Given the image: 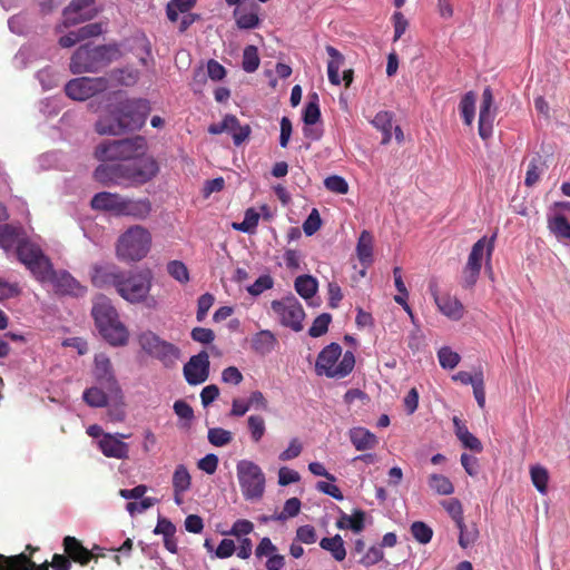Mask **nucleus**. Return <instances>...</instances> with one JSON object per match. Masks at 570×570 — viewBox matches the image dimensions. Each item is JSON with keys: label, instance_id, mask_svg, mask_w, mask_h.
I'll use <instances>...</instances> for the list:
<instances>
[{"label": "nucleus", "instance_id": "f257e3e1", "mask_svg": "<svg viewBox=\"0 0 570 570\" xmlns=\"http://www.w3.org/2000/svg\"><path fill=\"white\" fill-rule=\"evenodd\" d=\"M100 335L112 346H125L129 341V331L119 320V315L110 299L100 296L91 311Z\"/></svg>", "mask_w": 570, "mask_h": 570}, {"label": "nucleus", "instance_id": "f03ea898", "mask_svg": "<svg viewBox=\"0 0 570 570\" xmlns=\"http://www.w3.org/2000/svg\"><path fill=\"white\" fill-rule=\"evenodd\" d=\"M120 56L117 45L80 46L70 58V71L73 75L97 72Z\"/></svg>", "mask_w": 570, "mask_h": 570}, {"label": "nucleus", "instance_id": "7ed1b4c3", "mask_svg": "<svg viewBox=\"0 0 570 570\" xmlns=\"http://www.w3.org/2000/svg\"><path fill=\"white\" fill-rule=\"evenodd\" d=\"M354 366V353L346 351L342 356V346L338 343H331L318 353L315 371L318 375L343 379L353 371Z\"/></svg>", "mask_w": 570, "mask_h": 570}, {"label": "nucleus", "instance_id": "20e7f679", "mask_svg": "<svg viewBox=\"0 0 570 570\" xmlns=\"http://www.w3.org/2000/svg\"><path fill=\"white\" fill-rule=\"evenodd\" d=\"M151 235L145 227L135 225L122 233L116 245V255L124 262H139L150 250Z\"/></svg>", "mask_w": 570, "mask_h": 570}, {"label": "nucleus", "instance_id": "39448f33", "mask_svg": "<svg viewBox=\"0 0 570 570\" xmlns=\"http://www.w3.org/2000/svg\"><path fill=\"white\" fill-rule=\"evenodd\" d=\"M150 111L149 102L146 99H126L116 107L118 115V125L116 129H105L100 124L101 131L105 132H125L127 130L140 129Z\"/></svg>", "mask_w": 570, "mask_h": 570}, {"label": "nucleus", "instance_id": "423d86ee", "mask_svg": "<svg viewBox=\"0 0 570 570\" xmlns=\"http://www.w3.org/2000/svg\"><path fill=\"white\" fill-rule=\"evenodd\" d=\"M146 140L141 136L112 140L100 144L95 151L96 157L101 161L125 160L144 155Z\"/></svg>", "mask_w": 570, "mask_h": 570}, {"label": "nucleus", "instance_id": "0eeeda50", "mask_svg": "<svg viewBox=\"0 0 570 570\" xmlns=\"http://www.w3.org/2000/svg\"><path fill=\"white\" fill-rule=\"evenodd\" d=\"M237 480L245 500H261L265 493V474L262 468L250 460H240L236 464Z\"/></svg>", "mask_w": 570, "mask_h": 570}, {"label": "nucleus", "instance_id": "6e6552de", "mask_svg": "<svg viewBox=\"0 0 570 570\" xmlns=\"http://www.w3.org/2000/svg\"><path fill=\"white\" fill-rule=\"evenodd\" d=\"M151 284L153 275L148 269L132 273L128 276L124 274L121 285L117 293L129 303L136 304L147 301L148 307H155L156 299L148 297Z\"/></svg>", "mask_w": 570, "mask_h": 570}, {"label": "nucleus", "instance_id": "1a4fd4ad", "mask_svg": "<svg viewBox=\"0 0 570 570\" xmlns=\"http://www.w3.org/2000/svg\"><path fill=\"white\" fill-rule=\"evenodd\" d=\"M16 254L19 262L30 271L37 281L46 278L52 263L49 257L45 255L39 245L27 238H22L18 243Z\"/></svg>", "mask_w": 570, "mask_h": 570}, {"label": "nucleus", "instance_id": "9d476101", "mask_svg": "<svg viewBox=\"0 0 570 570\" xmlns=\"http://www.w3.org/2000/svg\"><path fill=\"white\" fill-rule=\"evenodd\" d=\"M138 342L142 351L161 362L166 367L174 366L176 361L180 357V350L176 345L161 340L150 331L141 333L138 337Z\"/></svg>", "mask_w": 570, "mask_h": 570}, {"label": "nucleus", "instance_id": "9b49d317", "mask_svg": "<svg viewBox=\"0 0 570 570\" xmlns=\"http://www.w3.org/2000/svg\"><path fill=\"white\" fill-rule=\"evenodd\" d=\"M271 307L281 325L294 332H301L303 330L305 312L302 304L294 295L273 301Z\"/></svg>", "mask_w": 570, "mask_h": 570}, {"label": "nucleus", "instance_id": "f8f14e48", "mask_svg": "<svg viewBox=\"0 0 570 570\" xmlns=\"http://www.w3.org/2000/svg\"><path fill=\"white\" fill-rule=\"evenodd\" d=\"M494 239L495 235H493L490 239L483 236L472 246L468 262L462 273L464 287H472L475 285L480 276L484 250L487 249V257L488 261H490L494 249Z\"/></svg>", "mask_w": 570, "mask_h": 570}, {"label": "nucleus", "instance_id": "ddd939ff", "mask_svg": "<svg viewBox=\"0 0 570 570\" xmlns=\"http://www.w3.org/2000/svg\"><path fill=\"white\" fill-rule=\"evenodd\" d=\"M124 171L127 186H140L157 176L159 166L151 156H137L124 161Z\"/></svg>", "mask_w": 570, "mask_h": 570}, {"label": "nucleus", "instance_id": "4468645a", "mask_svg": "<svg viewBox=\"0 0 570 570\" xmlns=\"http://www.w3.org/2000/svg\"><path fill=\"white\" fill-rule=\"evenodd\" d=\"M108 87L109 82L105 77H79L66 83L65 92L69 98L82 101L105 91Z\"/></svg>", "mask_w": 570, "mask_h": 570}, {"label": "nucleus", "instance_id": "2eb2a0df", "mask_svg": "<svg viewBox=\"0 0 570 570\" xmlns=\"http://www.w3.org/2000/svg\"><path fill=\"white\" fill-rule=\"evenodd\" d=\"M40 283L52 284L55 292L59 295L83 296L86 287L82 286L70 273L67 271H55L52 264L48 271L46 278L39 279Z\"/></svg>", "mask_w": 570, "mask_h": 570}, {"label": "nucleus", "instance_id": "dca6fc26", "mask_svg": "<svg viewBox=\"0 0 570 570\" xmlns=\"http://www.w3.org/2000/svg\"><path fill=\"white\" fill-rule=\"evenodd\" d=\"M96 0H71L63 9V26L66 28L90 21L99 13Z\"/></svg>", "mask_w": 570, "mask_h": 570}, {"label": "nucleus", "instance_id": "f3484780", "mask_svg": "<svg viewBox=\"0 0 570 570\" xmlns=\"http://www.w3.org/2000/svg\"><path fill=\"white\" fill-rule=\"evenodd\" d=\"M209 368V355L206 351H202L193 355L184 365V377L189 385H199L208 380Z\"/></svg>", "mask_w": 570, "mask_h": 570}, {"label": "nucleus", "instance_id": "a211bd4d", "mask_svg": "<svg viewBox=\"0 0 570 570\" xmlns=\"http://www.w3.org/2000/svg\"><path fill=\"white\" fill-rule=\"evenodd\" d=\"M495 108H493V94L490 87L482 92V101L479 115V135L483 140L489 139L493 132Z\"/></svg>", "mask_w": 570, "mask_h": 570}, {"label": "nucleus", "instance_id": "6ab92c4d", "mask_svg": "<svg viewBox=\"0 0 570 570\" xmlns=\"http://www.w3.org/2000/svg\"><path fill=\"white\" fill-rule=\"evenodd\" d=\"M124 272L114 264L95 265L91 272V282L98 288L115 287L118 292L124 278Z\"/></svg>", "mask_w": 570, "mask_h": 570}, {"label": "nucleus", "instance_id": "aec40b11", "mask_svg": "<svg viewBox=\"0 0 570 570\" xmlns=\"http://www.w3.org/2000/svg\"><path fill=\"white\" fill-rule=\"evenodd\" d=\"M129 435L127 434H104L98 441V448L107 458L125 460L129 458V445L121 441Z\"/></svg>", "mask_w": 570, "mask_h": 570}, {"label": "nucleus", "instance_id": "412c9836", "mask_svg": "<svg viewBox=\"0 0 570 570\" xmlns=\"http://www.w3.org/2000/svg\"><path fill=\"white\" fill-rule=\"evenodd\" d=\"M94 177L104 185L127 186L124 163L104 161L95 169Z\"/></svg>", "mask_w": 570, "mask_h": 570}, {"label": "nucleus", "instance_id": "4be33fe9", "mask_svg": "<svg viewBox=\"0 0 570 570\" xmlns=\"http://www.w3.org/2000/svg\"><path fill=\"white\" fill-rule=\"evenodd\" d=\"M95 376L97 381L105 384L110 391L119 392V386L114 375V368L110 358L104 354L95 356Z\"/></svg>", "mask_w": 570, "mask_h": 570}, {"label": "nucleus", "instance_id": "5701e85b", "mask_svg": "<svg viewBox=\"0 0 570 570\" xmlns=\"http://www.w3.org/2000/svg\"><path fill=\"white\" fill-rule=\"evenodd\" d=\"M62 546L70 561L79 563L80 566H87L95 558L94 552L83 547L75 537H65Z\"/></svg>", "mask_w": 570, "mask_h": 570}, {"label": "nucleus", "instance_id": "b1692460", "mask_svg": "<svg viewBox=\"0 0 570 570\" xmlns=\"http://www.w3.org/2000/svg\"><path fill=\"white\" fill-rule=\"evenodd\" d=\"M259 6L249 1L234 10L236 24L239 29H254L259 24Z\"/></svg>", "mask_w": 570, "mask_h": 570}, {"label": "nucleus", "instance_id": "393cba45", "mask_svg": "<svg viewBox=\"0 0 570 570\" xmlns=\"http://www.w3.org/2000/svg\"><path fill=\"white\" fill-rule=\"evenodd\" d=\"M124 196L119 194L101 191L96 194L90 205L92 209L109 212L116 216H120Z\"/></svg>", "mask_w": 570, "mask_h": 570}, {"label": "nucleus", "instance_id": "a878e982", "mask_svg": "<svg viewBox=\"0 0 570 570\" xmlns=\"http://www.w3.org/2000/svg\"><path fill=\"white\" fill-rule=\"evenodd\" d=\"M151 203L148 198L129 199L124 197L120 216L146 219L151 213Z\"/></svg>", "mask_w": 570, "mask_h": 570}, {"label": "nucleus", "instance_id": "bb28decb", "mask_svg": "<svg viewBox=\"0 0 570 570\" xmlns=\"http://www.w3.org/2000/svg\"><path fill=\"white\" fill-rule=\"evenodd\" d=\"M434 301L439 311L444 316L453 321H459L463 317L464 306L456 297L450 295H434Z\"/></svg>", "mask_w": 570, "mask_h": 570}, {"label": "nucleus", "instance_id": "cd10ccee", "mask_svg": "<svg viewBox=\"0 0 570 570\" xmlns=\"http://www.w3.org/2000/svg\"><path fill=\"white\" fill-rule=\"evenodd\" d=\"M348 435L357 451L372 450L379 444L377 436L362 426L351 429Z\"/></svg>", "mask_w": 570, "mask_h": 570}, {"label": "nucleus", "instance_id": "c85d7f7f", "mask_svg": "<svg viewBox=\"0 0 570 570\" xmlns=\"http://www.w3.org/2000/svg\"><path fill=\"white\" fill-rule=\"evenodd\" d=\"M548 228L559 240H570V218L564 213L549 216Z\"/></svg>", "mask_w": 570, "mask_h": 570}, {"label": "nucleus", "instance_id": "c756f323", "mask_svg": "<svg viewBox=\"0 0 570 570\" xmlns=\"http://www.w3.org/2000/svg\"><path fill=\"white\" fill-rule=\"evenodd\" d=\"M250 344L255 353L267 355L275 348L277 338L269 330H263L252 337Z\"/></svg>", "mask_w": 570, "mask_h": 570}, {"label": "nucleus", "instance_id": "7c9ffc66", "mask_svg": "<svg viewBox=\"0 0 570 570\" xmlns=\"http://www.w3.org/2000/svg\"><path fill=\"white\" fill-rule=\"evenodd\" d=\"M453 424L455 429V435L462 442L464 448L470 449L474 452L482 451L483 448L480 440L468 430L465 424H463L459 417H453Z\"/></svg>", "mask_w": 570, "mask_h": 570}, {"label": "nucleus", "instance_id": "2f4dec72", "mask_svg": "<svg viewBox=\"0 0 570 570\" xmlns=\"http://www.w3.org/2000/svg\"><path fill=\"white\" fill-rule=\"evenodd\" d=\"M326 52L330 56L327 63V76L332 85L338 86L341 83L340 68L344 63L343 55L333 46H326Z\"/></svg>", "mask_w": 570, "mask_h": 570}, {"label": "nucleus", "instance_id": "473e14b6", "mask_svg": "<svg viewBox=\"0 0 570 570\" xmlns=\"http://www.w3.org/2000/svg\"><path fill=\"white\" fill-rule=\"evenodd\" d=\"M22 228L10 224L0 225V248L6 252L17 248L18 243L22 239L20 235Z\"/></svg>", "mask_w": 570, "mask_h": 570}, {"label": "nucleus", "instance_id": "72a5a7b5", "mask_svg": "<svg viewBox=\"0 0 570 570\" xmlns=\"http://www.w3.org/2000/svg\"><path fill=\"white\" fill-rule=\"evenodd\" d=\"M365 512L355 510L352 515L343 513L336 523L340 529H351L353 532L358 533L363 531L365 524Z\"/></svg>", "mask_w": 570, "mask_h": 570}, {"label": "nucleus", "instance_id": "f704fd0d", "mask_svg": "<svg viewBox=\"0 0 570 570\" xmlns=\"http://www.w3.org/2000/svg\"><path fill=\"white\" fill-rule=\"evenodd\" d=\"M357 257L363 264H370L373 258V236L370 232L363 230L356 245Z\"/></svg>", "mask_w": 570, "mask_h": 570}, {"label": "nucleus", "instance_id": "c9c22d12", "mask_svg": "<svg viewBox=\"0 0 570 570\" xmlns=\"http://www.w3.org/2000/svg\"><path fill=\"white\" fill-rule=\"evenodd\" d=\"M320 546L322 549L330 551L336 561H343L346 557L344 541L340 534L332 538H323Z\"/></svg>", "mask_w": 570, "mask_h": 570}, {"label": "nucleus", "instance_id": "e433bc0d", "mask_svg": "<svg viewBox=\"0 0 570 570\" xmlns=\"http://www.w3.org/2000/svg\"><path fill=\"white\" fill-rule=\"evenodd\" d=\"M301 511V501L297 498H291L285 501L283 511L279 513H274L269 517H263V521H285L289 518L296 517Z\"/></svg>", "mask_w": 570, "mask_h": 570}, {"label": "nucleus", "instance_id": "4c0bfd02", "mask_svg": "<svg viewBox=\"0 0 570 570\" xmlns=\"http://www.w3.org/2000/svg\"><path fill=\"white\" fill-rule=\"evenodd\" d=\"M295 291L305 299L312 298L317 292V281L311 275H301L295 279Z\"/></svg>", "mask_w": 570, "mask_h": 570}, {"label": "nucleus", "instance_id": "58836bf2", "mask_svg": "<svg viewBox=\"0 0 570 570\" xmlns=\"http://www.w3.org/2000/svg\"><path fill=\"white\" fill-rule=\"evenodd\" d=\"M191 485V476L184 464L176 466L173 474L174 492H187Z\"/></svg>", "mask_w": 570, "mask_h": 570}, {"label": "nucleus", "instance_id": "ea45409f", "mask_svg": "<svg viewBox=\"0 0 570 570\" xmlns=\"http://www.w3.org/2000/svg\"><path fill=\"white\" fill-rule=\"evenodd\" d=\"M321 119V110L317 94L308 96V102L303 111V121L306 126H313Z\"/></svg>", "mask_w": 570, "mask_h": 570}, {"label": "nucleus", "instance_id": "a19ab883", "mask_svg": "<svg viewBox=\"0 0 570 570\" xmlns=\"http://www.w3.org/2000/svg\"><path fill=\"white\" fill-rule=\"evenodd\" d=\"M429 487L440 495H450L454 492V485L443 474L433 473L429 476Z\"/></svg>", "mask_w": 570, "mask_h": 570}, {"label": "nucleus", "instance_id": "79ce46f5", "mask_svg": "<svg viewBox=\"0 0 570 570\" xmlns=\"http://www.w3.org/2000/svg\"><path fill=\"white\" fill-rule=\"evenodd\" d=\"M460 111L465 125L471 126L475 115V94L466 92L460 101Z\"/></svg>", "mask_w": 570, "mask_h": 570}, {"label": "nucleus", "instance_id": "37998d69", "mask_svg": "<svg viewBox=\"0 0 570 570\" xmlns=\"http://www.w3.org/2000/svg\"><path fill=\"white\" fill-rule=\"evenodd\" d=\"M456 527L460 530L459 544L461 548L466 549L478 540L479 530L475 524L468 527L464 521H461V523L456 524Z\"/></svg>", "mask_w": 570, "mask_h": 570}, {"label": "nucleus", "instance_id": "c03bdc74", "mask_svg": "<svg viewBox=\"0 0 570 570\" xmlns=\"http://www.w3.org/2000/svg\"><path fill=\"white\" fill-rule=\"evenodd\" d=\"M247 429L249 431L252 441L255 443H258L263 439V436L266 432V425H265L264 417L261 415L248 416Z\"/></svg>", "mask_w": 570, "mask_h": 570}, {"label": "nucleus", "instance_id": "a18cd8bd", "mask_svg": "<svg viewBox=\"0 0 570 570\" xmlns=\"http://www.w3.org/2000/svg\"><path fill=\"white\" fill-rule=\"evenodd\" d=\"M27 567H33V561L30 559V556L26 553H19L16 556H9L8 562L6 564H0V570H31Z\"/></svg>", "mask_w": 570, "mask_h": 570}, {"label": "nucleus", "instance_id": "49530a36", "mask_svg": "<svg viewBox=\"0 0 570 570\" xmlns=\"http://www.w3.org/2000/svg\"><path fill=\"white\" fill-rule=\"evenodd\" d=\"M530 475L535 489L542 494L547 493L549 481L548 470L541 465H534L530 469Z\"/></svg>", "mask_w": 570, "mask_h": 570}, {"label": "nucleus", "instance_id": "de8ad7c7", "mask_svg": "<svg viewBox=\"0 0 570 570\" xmlns=\"http://www.w3.org/2000/svg\"><path fill=\"white\" fill-rule=\"evenodd\" d=\"M413 538L421 544H426L433 537V530L426 523L422 521H415L410 528Z\"/></svg>", "mask_w": 570, "mask_h": 570}, {"label": "nucleus", "instance_id": "09e8293b", "mask_svg": "<svg viewBox=\"0 0 570 570\" xmlns=\"http://www.w3.org/2000/svg\"><path fill=\"white\" fill-rule=\"evenodd\" d=\"M207 439L214 446H225L233 441V434L223 428H212L208 430Z\"/></svg>", "mask_w": 570, "mask_h": 570}, {"label": "nucleus", "instance_id": "8fccbe9b", "mask_svg": "<svg viewBox=\"0 0 570 570\" xmlns=\"http://www.w3.org/2000/svg\"><path fill=\"white\" fill-rule=\"evenodd\" d=\"M259 62L257 48L253 45L247 46L243 52V69L246 72H254L258 69Z\"/></svg>", "mask_w": 570, "mask_h": 570}, {"label": "nucleus", "instance_id": "3c124183", "mask_svg": "<svg viewBox=\"0 0 570 570\" xmlns=\"http://www.w3.org/2000/svg\"><path fill=\"white\" fill-rule=\"evenodd\" d=\"M373 125L384 132L382 142L387 144L391 140L392 114L389 111H380L373 119Z\"/></svg>", "mask_w": 570, "mask_h": 570}, {"label": "nucleus", "instance_id": "603ef678", "mask_svg": "<svg viewBox=\"0 0 570 570\" xmlns=\"http://www.w3.org/2000/svg\"><path fill=\"white\" fill-rule=\"evenodd\" d=\"M85 402L92 407H104L108 403L106 393L98 387H90L83 392Z\"/></svg>", "mask_w": 570, "mask_h": 570}, {"label": "nucleus", "instance_id": "864d4df0", "mask_svg": "<svg viewBox=\"0 0 570 570\" xmlns=\"http://www.w3.org/2000/svg\"><path fill=\"white\" fill-rule=\"evenodd\" d=\"M440 365L446 370H453L460 363V355L449 346H443L438 351Z\"/></svg>", "mask_w": 570, "mask_h": 570}, {"label": "nucleus", "instance_id": "5fc2aeb1", "mask_svg": "<svg viewBox=\"0 0 570 570\" xmlns=\"http://www.w3.org/2000/svg\"><path fill=\"white\" fill-rule=\"evenodd\" d=\"M259 214L254 208H248L245 212V217L242 223L234 224L233 227L236 230L244 233H253L258 225Z\"/></svg>", "mask_w": 570, "mask_h": 570}, {"label": "nucleus", "instance_id": "6e6d98bb", "mask_svg": "<svg viewBox=\"0 0 570 570\" xmlns=\"http://www.w3.org/2000/svg\"><path fill=\"white\" fill-rule=\"evenodd\" d=\"M332 321V316L328 313L318 315L312 326L308 330V335L312 337H320L328 331V325Z\"/></svg>", "mask_w": 570, "mask_h": 570}, {"label": "nucleus", "instance_id": "4d7b16f0", "mask_svg": "<svg viewBox=\"0 0 570 570\" xmlns=\"http://www.w3.org/2000/svg\"><path fill=\"white\" fill-rule=\"evenodd\" d=\"M542 165L541 157H534L530 160L524 179V184L528 187L533 186L539 180L542 173Z\"/></svg>", "mask_w": 570, "mask_h": 570}, {"label": "nucleus", "instance_id": "13d9d810", "mask_svg": "<svg viewBox=\"0 0 570 570\" xmlns=\"http://www.w3.org/2000/svg\"><path fill=\"white\" fill-rule=\"evenodd\" d=\"M441 504L455 522V524H460L461 521H463V508L459 499L452 498L444 500Z\"/></svg>", "mask_w": 570, "mask_h": 570}, {"label": "nucleus", "instance_id": "bf43d9fd", "mask_svg": "<svg viewBox=\"0 0 570 570\" xmlns=\"http://www.w3.org/2000/svg\"><path fill=\"white\" fill-rule=\"evenodd\" d=\"M168 274L180 283L189 281V273L187 266L180 261H171L167 264Z\"/></svg>", "mask_w": 570, "mask_h": 570}, {"label": "nucleus", "instance_id": "052dcab7", "mask_svg": "<svg viewBox=\"0 0 570 570\" xmlns=\"http://www.w3.org/2000/svg\"><path fill=\"white\" fill-rule=\"evenodd\" d=\"M233 137V141L235 146H240L245 140H247L250 136L252 129L249 125L242 126L239 120L236 118V124L232 126V128L227 129Z\"/></svg>", "mask_w": 570, "mask_h": 570}, {"label": "nucleus", "instance_id": "680f3d73", "mask_svg": "<svg viewBox=\"0 0 570 570\" xmlns=\"http://www.w3.org/2000/svg\"><path fill=\"white\" fill-rule=\"evenodd\" d=\"M324 186L327 190L335 194L345 195L348 193V184L342 176H328L324 180Z\"/></svg>", "mask_w": 570, "mask_h": 570}, {"label": "nucleus", "instance_id": "e2e57ef3", "mask_svg": "<svg viewBox=\"0 0 570 570\" xmlns=\"http://www.w3.org/2000/svg\"><path fill=\"white\" fill-rule=\"evenodd\" d=\"M406 341L407 347L413 354L419 353L425 346V336L417 325L410 332Z\"/></svg>", "mask_w": 570, "mask_h": 570}, {"label": "nucleus", "instance_id": "0e129e2a", "mask_svg": "<svg viewBox=\"0 0 570 570\" xmlns=\"http://www.w3.org/2000/svg\"><path fill=\"white\" fill-rule=\"evenodd\" d=\"M384 558V552L381 547L372 546L368 548V550L364 553V556L358 560V562L365 567H371L380 561H382Z\"/></svg>", "mask_w": 570, "mask_h": 570}, {"label": "nucleus", "instance_id": "69168bd1", "mask_svg": "<svg viewBox=\"0 0 570 570\" xmlns=\"http://www.w3.org/2000/svg\"><path fill=\"white\" fill-rule=\"evenodd\" d=\"M214 302H215V297L210 293H205L198 298L197 314H196V318L198 322H203L205 320V317H206L208 311L210 309V307L213 306Z\"/></svg>", "mask_w": 570, "mask_h": 570}, {"label": "nucleus", "instance_id": "338daca9", "mask_svg": "<svg viewBox=\"0 0 570 570\" xmlns=\"http://www.w3.org/2000/svg\"><path fill=\"white\" fill-rule=\"evenodd\" d=\"M274 285V281L269 275L259 276L253 285H250L247 291L250 295L257 296L263 292L271 289Z\"/></svg>", "mask_w": 570, "mask_h": 570}, {"label": "nucleus", "instance_id": "774afa93", "mask_svg": "<svg viewBox=\"0 0 570 570\" xmlns=\"http://www.w3.org/2000/svg\"><path fill=\"white\" fill-rule=\"evenodd\" d=\"M322 225V220L317 209H313L307 219L303 224V230L307 236L315 234Z\"/></svg>", "mask_w": 570, "mask_h": 570}]
</instances>
